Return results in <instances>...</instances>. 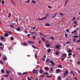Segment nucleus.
I'll return each instance as SVG.
<instances>
[{
    "instance_id": "obj_14",
    "label": "nucleus",
    "mask_w": 80,
    "mask_h": 80,
    "mask_svg": "<svg viewBox=\"0 0 80 80\" xmlns=\"http://www.w3.org/2000/svg\"><path fill=\"white\" fill-rule=\"evenodd\" d=\"M59 53H60L58 51H56L55 52V54L56 55H59Z\"/></svg>"
},
{
    "instance_id": "obj_54",
    "label": "nucleus",
    "mask_w": 80,
    "mask_h": 80,
    "mask_svg": "<svg viewBox=\"0 0 80 80\" xmlns=\"http://www.w3.org/2000/svg\"><path fill=\"white\" fill-rule=\"evenodd\" d=\"M77 63L78 64V65H80V61H78L77 62Z\"/></svg>"
},
{
    "instance_id": "obj_27",
    "label": "nucleus",
    "mask_w": 80,
    "mask_h": 80,
    "mask_svg": "<svg viewBox=\"0 0 80 80\" xmlns=\"http://www.w3.org/2000/svg\"><path fill=\"white\" fill-rule=\"evenodd\" d=\"M47 17H48V15L47 14L46 15V16L45 17H44V20H45L47 18Z\"/></svg>"
},
{
    "instance_id": "obj_8",
    "label": "nucleus",
    "mask_w": 80,
    "mask_h": 80,
    "mask_svg": "<svg viewBox=\"0 0 80 80\" xmlns=\"http://www.w3.org/2000/svg\"><path fill=\"white\" fill-rule=\"evenodd\" d=\"M72 52V50L69 49L67 51L68 53H71Z\"/></svg>"
},
{
    "instance_id": "obj_64",
    "label": "nucleus",
    "mask_w": 80,
    "mask_h": 80,
    "mask_svg": "<svg viewBox=\"0 0 80 80\" xmlns=\"http://www.w3.org/2000/svg\"><path fill=\"white\" fill-rule=\"evenodd\" d=\"M25 33H28V31H26L25 32H24Z\"/></svg>"
},
{
    "instance_id": "obj_35",
    "label": "nucleus",
    "mask_w": 80,
    "mask_h": 80,
    "mask_svg": "<svg viewBox=\"0 0 80 80\" xmlns=\"http://www.w3.org/2000/svg\"><path fill=\"white\" fill-rule=\"evenodd\" d=\"M50 71H51V72H53V68H50Z\"/></svg>"
},
{
    "instance_id": "obj_38",
    "label": "nucleus",
    "mask_w": 80,
    "mask_h": 80,
    "mask_svg": "<svg viewBox=\"0 0 80 80\" xmlns=\"http://www.w3.org/2000/svg\"><path fill=\"white\" fill-rule=\"evenodd\" d=\"M32 3H36V2H35V1H32Z\"/></svg>"
},
{
    "instance_id": "obj_39",
    "label": "nucleus",
    "mask_w": 80,
    "mask_h": 80,
    "mask_svg": "<svg viewBox=\"0 0 80 80\" xmlns=\"http://www.w3.org/2000/svg\"><path fill=\"white\" fill-rule=\"evenodd\" d=\"M58 79L61 80V77H60V76H58Z\"/></svg>"
},
{
    "instance_id": "obj_25",
    "label": "nucleus",
    "mask_w": 80,
    "mask_h": 80,
    "mask_svg": "<svg viewBox=\"0 0 80 80\" xmlns=\"http://www.w3.org/2000/svg\"><path fill=\"white\" fill-rule=\"evenodd\" d=\"M47 51L48 53H50V52L51 51V49L49 48L48 50Z\"/></svg>"
},
{
    "instance_id": "obj_29",
    "label": "nucleus",
    "mask_w": 80,
    "mask_h": 80,
    "mask_svg": "<svg viewBox=\"0 0 80 80\" xmlns=\"http://www.w3.org/2000/svg\"><path fill=\"white\" fill-rule=\"evenodd\" d=\"M50 44H47L46 45L47 47H50Z\"/></svg>"
},
{
    "instance_id": "obj_41",
    "label": "nucleus",
    "mask_w": 80,
    "mask_h": 80,
    "mask_svg": "<svg viewBox=\"0 0 80 80\" xmlns=\"http://www.w3.org/2000/svg\"><path fill=\"white\" fill-rule=\"evenodd\" d=\"M72 55V53H69L68 54V56H71V55Z\"/></svg>"
},
{
    "instance_id": "obj_24",
    "label": "nucleus",
    "mask_w": 80,
    "mask_h": 80,
    "mask_svg": "<svg viewBox=\"0 0 80 80\" xmlns=\"http://www.w3.org/2000/svg\"><path fill=\"white\" fill-rule=\"evenodd\" d=\"M10 71L7 70L6 71V74H9L10 73Z\"/></svg>"
},
{
    "instance_id": "obj_20",
    "label": "nucleus",
    "mask_w": 80,
    "mask_h": 80,
    "mask_svg": "<svg viewBox=\"0 0 80 80\" xmlns=\"http://www.w3.org/2000/svg\"><path fill=\"white\" fill-rule=\"evenodd\" d=\"M16 30L17 31H20V28L18 27V28H17Z\"/></svg>"
},
{
    "instance_id": "obj_21",
    "label": "nucleus",
    "mask_w": 80,
    "mask_h": 80,
    "mask_svg": "<svg viewBox=\"0 0 80 80\" xmlns=\"http://www.w3.org/2000/svg\"><path fill=\"white\" fill-rule=\"evenodd\" d=\"M1 72H2V73H5V71L3 69H2L1 71Z\"/></svg>"
},
{
    "instance_id": "obj_37",
    "label": "nucleus",
    "mask_w": 80,
    "mask_h": 80,
    "mask_svg": "<svg viewBox=\"0 0 80 80\" xmlns=\"http://www.w3.org/2000/svg\"><path fill=\"white\" fill-rule=\"evenodd\" d=\"M46 26L48 27V26H50V24H49L48 23H47L46 24Z\"/></svg>"
},
{
    "instance_id": "obj_44",
    "label": "nucleus",
    "mask_w": 80,
    "mask_h": 80,
    "mask_svg": "<svg viewBox=\"0 0 80 80\" xmlns=\"http://www.w3.org/2000/svg\"><path fill=\"white\" fill-rule=\"evenodd\" d=\"M72 40L74 42H75V40H76V39L74 38L72 39Z\"/></svg>"
},
{
    "instance_id": "obj_26",
    "label": "nucleus",
    "mask_w": 80,
    "mask_h": 80,
    "mask_svg": "<svg viewBox=\"0 0 80 80\" xmlns=\"http://www.w3.org/2000/svg\"><path fill=\"white\" fill-rule=\"evenodd\" d=\"M62 57H67V54H62Z\"/></svg>"
},
{
    "instance_id": "obj_33",
    "label": "nucleus",
    "mask_w": 80,
    "mask_h": 80,
    "mask_svg": "<svg viewBox=\"0 0 80 80\" xmlns=\"http://www.w3.org/2000/svg\"><path fill=\"white\" fill-rule=\"evenodd\" d=\"M78 36H77V35L74 36H73V38H78Z\"/></svg>"
},
{
    "instance_id": "obj_59",
    "label": "nucleus",
    "mask_w": 80,
    "mask_h": 80,
    "mask_svg": "<svg viewBox=\"0 0 80 80\" xmlns=\"http://www.w3.org/2000/svg\"><path fill=\"white\" fill-rule=\"evenodd\" d=\"M36 28V26H35L33 28V30H35V28Z\"/></svg>"
},
{
    "instance_id": "obj_49",
    "label": "nucleus",
    "mask_w": 80,
    "mask_h": 80,
    "mask_svg": "<svg viewBox=\"0 0 80 80\" xmlns=\"http://www.w3.org/2000/svg\"><path fill=\"white\" fill-rule=\"evenodd\" d=\"M80 42V39L79 40H78V41H76V42L78 43V42Z\"/></svg>"
},
{
    "instance_id": "obj_32",
    "label": "nucleus",
    "mask_w": 80,
    "mask_h": 80,
    "mask_svg": "<svg viewBox=\"0 0 80 80\" xmlns=\"http://www.w3.org/2000/svg\"><path fill=\"white\" fill-rule=\"evenodd\" d=\"M32 47H33V48H34V49H37V47H34V46H33V45H32Z\"/></svg>"
},
{
    "instance_id": "obj_61",
    "label": "nucleus",
    "mask_w": 80,
    "mask_h": 80,
    "mask_svg": "<svg viewBox=\"0 0 80 80\" xmlns=\"http://www.w3.org/2000/svg\"><path fill=\"white\" fill-rule=\"evenodd\" d=\"M64 58H61V60H62V61H63L64 60Z\"/></svg>"
},
{
    "instance_id": "obj_48",
    "label": "nucleus",
    "mask_w": 80,
    "mask_h": 80,
    "mask_svg": "<svg viewBox=\"0 0 80 80\" xmlns=\"http://www.w3.org/2000/svg\"><path fill=\"white\" fill-rule=\"evenodd\" d=\"M10 39H11V40H13V39H14L13 37H11Z\"/></svg>"
},
{
    "instance_id": "obj_10",
    "label": "nucleus",
    "mask_w": 80,
    "mask_h": 80,
    "mask_svg": "<svg viewBox=\"0 0 80 80\" xmlns=\"http://www.w3.org/2000/svg\"><path fill=\"white\" fill-rule=\"evenodd\" d=\"M28 42L29 43H32V44H34V42L32 41H28Z\"/></svg>"
},
{
    "instance_id": "obj_58",
    "label": "nucleus",
    "mask_w": 80,
    "mask_h": 80,
    "mask_svg": "<svg viewBox=\"0 0 80 80\" xmlns=\"http://www.w3.org/2000/svg\"><path fill=\"white\" fill-rule=\"evenodd\" d=\"M45 77V76L43 75H42L40 76V77Z\"/></svg>"
},
{
    "instance_id": "obj_50",
    "label": "nucleus",
    "mask_w": 80,
    "mask_h": 80,
    "mask_svg": "<svg viewBox=\"0 0 80 80\" xmlns=\"http://www.w3.org/2000/svg\"><path fill=\"white\" fill-rule=\"evenodd\" d=\"M65 36L67 38H68V36H67V34H65Z\"/></svg>"
},
{
    "instance_id": "obj_56",
    "label": "nucleus",
    "mask_w": 80,
    "mask_h": 80,
    "mask_svg": "<svg viewBox=\"0 0 80 80\" xmlns=\"http://www.w3.org/2000/svg\"><path fill=\"white\" fill-rule=\"evenodd\" d=\"M30 2V0H28V1H27L26 2V3H28V2Z\"/></svg>"
},
{
    "instance_id": "obj_36",
    "label": "nucleus",
    "mask_w": 80,
    "mask_h": 80,
    "mask_svg": "<svg viewBox=\"0 0 80 80\" xmlns=\"http://www.w3.org/2000/svg\"><path fill=\"white\" fill-rule=\"evenodd\" d=\"M50 38L52 40H55V38L53 37H50Z\"/></svg>"
},
{
    "instance_id": "obj_52",
    "label": "nucleus",
    "mask_w": 80,
    "mask_h": 80,
    "mask_svg": "<svg viewBox=\"0 0 80 80\" xmlns=\"http://www.w3.org/2000/svg\"><path fill=\"white\" fill-rule=\"evenodd\" d=\"M7 33H10V34H11L12 32L10 31H8L7 32Z\"/></svg>"
},
{
    "instance_id": "obj_46",
    "label": "nucleus",
    "mask_w": 80,
    "mask_h": 80,
    "mask_svg": "<svg viewBox=\"0 0 80 80\" xmlns=\"http://www.w3.org/2000/svg\"><path fill=\"white\" fill-rule=\"evenodd\" d=\"M75 20V18L73 17L72 20V21H73V20Z\"/></svg>"
},
{
    "instance_id": "obj_23",
    "label": "nucleus",
    "mask_w": 80,
    "mask_h": 80,
    "mask_svg": "<svg viewBox=\"0 0 80 80\" xmlns=\"http://www.w3.org/2000/svg\"><path fill=\"white\" fill-rule=\"evenodd\" d=\"M4 35L5 37H8V34L6 33L4 34Z\"/></svg>"
},
{
    "instance_id": "obj_42",
    "label": "nucleus",
    "mask_w": 80,
    "mask_h": 80,
    "mask_svg": "<svg viewBox=\"0 0 80 80\" xmlns=\"http://www.w3.org/2000/svg\"><path fill=\"white\" fill-rule=\"evenodd\" d=\"M0 48L2 50H3V47H0Z\"/></svg>"
},
{
    "instance_id": "obj_19",
    "label": "nucleus",
    "mask_w": 80,
    "mask_h": 80,
    "mask_svg": "<svg viewBox=\"0 0 80 80\" xmlns=\"http://www.w3.org/2000/svg\"><path fill=\"white\" fill-rule=\"evenodd\" d=\"M73 22H74V23H75V24H76V25H77V21L74 20L73 21Z\"/></svg>"
},
{
    "instance_id": "obj_5",
    "label": "nucleus",
    "mask_w": 80,
    "mask_h": 80,
    "mask_svg": "<svg viewBox=\"0 0 80 80\" xmlns=\"http://www.w3.org/2000/svg\"><path fill=\"white\" fill-rule=\"evenodd\" d=\"M10 1L11 2V3H12V4H13L15 6H16V4H15V2H13V0H10Z\"/></svg>"
},
{
    "instance_id": "obj_15",
    "label": "nucleus",
    "mask_w": 80,
    "mask_h": 80,
    "mask_svg": "<svg viewBox=\"0 0 80 80\" xmlns=\"http://www.w3.org/2000/svg\"><path fill=\"white\" fill-rule=\"evenodd\" d=\"M56 71L57 73H58L60 72V70L59 69H57L56 70Z\"/></svg>"
},
{
    "instance_id": "obj_31",
    "label": "nucleus",
    "mask_w": 80,
    "mask_h": 80,
    "mask_svg": "<svg viewBox=\"0 0 80 80\" xmlns=\"http://www.w3.org/2000/svg\"><path fill=\"white\" fill-rule=\"evenodd\" d=\"M27 73H28V72H23V73H22V75H27Z\"/></svg>"
},
{
    "instance_id": "obj_57",
    "label": "nucleus",
    "mask_w": 80,
    "mask_h": 80,
    "mask_svg": "<svg viewBox=\"0 0 80 80\" xmlns=\"http://www.w3.org/2000/svg\"><path fill=\"white\" fill-rule=\"evenodd\" d=\"M30 34H29L27 35V37H30Z\"/></svg>"
},
{
    "instance_id": "obj_53",
    "label": "nucleus",
    "mask_w": 80,
    "mask_h": 80,
    "mask_svg": "<svg viewBox=\"0 0 80 80\" xmlns=\"http://www.w3.org/2000/svg\"><path fill=\"white\" fill-rule=\"evenodd\" d=\"M4 77H8L9 76V75L6 74L4 75Z\"/></svg>"
},
{
    "instance_id": "obj_7",
    "label": "nucleus",
    "mask_w": 80,
    "mask_h": 80,
    "mask_svg": "<svg viewBox=\"0 0 80 80\" xmlns=\"http://www.w3.org/2000/svg\"><path fill=\"white\" fill-rule=\"evenodd\" d=\"M43 71L42 69H40V71H39L40 73H43Z\"/></svg>"
},
{
    "instance_id": "obj_30",
    "label": "nucleus",
    "mask_w": 80,
    "mask_h": 80,
    "mask_svg": "<svg viewBox=\"0 0 80 80\" xmlns=\"http://www.w3.org/2000/svg\"><path fill=\"white\" fill-rule=\"evenodd\" d=\"M0 63H2V64H3V63H4L3 61H2V60H0Z\"/></svg>"
},
{
    "instance_id": "obj_2",
    "label": "nucleus",
    "mask_w": 80,
    "mask_h": 80,
    "mask_svg": "<svg viewBox=\"0 0 80 80\" xmlns=\"http://www.w3.org/2000/svg\"><path fill=\"white\" fill-rule=\"evenodd\" d=\"M57 15V12H56L55 15H54L52 17H51L52 18H55Z\"/></svg>"
},
{
    "instance_id": "obj_45",
    "label": "nucleus",
    "mask_w": 80,
    "mask_h": 80,
    "mask_svg": "<svg viewBox=\"0 0 80 80\" xmlns=\"http://www.w3.org/2000/svg\"><path fill=\"white\" fill-rule=\"evenodd\" d=\"M45 20L44 18H40V20Z\"/></svg>"
},
{
    "instance_id": "obj_60",
    "label": "nucleus",
    "mask_w": 80,
    "mask_h": 80,
    "mask_svg": "<svg viewBox=\"0 0 80 80\" xmlns=\"http://www.w3.org/2000/svg\"><path fill=\"white\" fill-rule=\"evenodd\" d=\"M69 43H70V41L67 42V44H69Z\"/></svg>"
},
{
    "instance_id": "obj_51",
    "label": "nucleus",
    "mask_w": 80,
    "mask_h": 80,
    "mask_svg": "<svg viewBox=\"0 0 80 80\" xmlns=\"http://www.w3.org/2000/svg\"><path fill=\"white\" fill-rule=\"evenodd\" d=\"M72 57H73L74 58H75V54H73L72 55Z\"/></svg>"
},
{
    "instance_id": "obj_63",
    "label": "nucleus",
    "mask_w": 80,
    "mask_h": 80,
    "mask_svg": "<svg viewBox=\"0 0 80 80\" xmlns=\"http://www.w3.org/2000/svg\"><path fill=\"white\" fill-rule=\"evenodd\" d=\"M28 80H32L31 79H30V78L28 77Z\"/></svg>"
},
{
    "instance_id": "obj_18",
    "label": "nucleus",
    "mask_w": 80,
    "mask_h": 80,
    "mask_svg": "<svg viewBox=\"0 0 80 80\" xmlns=\"http://www.w3.org/2000/svg\"><path fill=\"white\" fill-rule=\"evenodd\" d=\"M65 73L66 75H67L68 73V71H65V73Z\"/></svg>"
},
{
    "instance_id": "obj_34",
    "label": "nucleus",
    "mask_w": 80,
    "mask_h": 80,
    "mask_svg": "<svg viewBox=\"0 0 80 80\" xmlns=\"http://www.w3.org/2000/svg\"><path fill=\"white\" fill-rule=\"evenodd\" d=\"M2 5H4V3H5V1H2Z\"/></svg>"
},
{
    "instance_id": "obj_47",
    "label": "nucleus",
    "mask_w": 80,
    "mask_h": 80,
    "mask_svg": "<svg viewBox=\"0 0 80 80\" xmlns=\"http://www.w3.org/2000/svg\"><path fill=\"white\" fill-rule=\"evenodd\" d=\"M46 77H48L49 78H51V77H52L51 76H49L48 75H47Z\"/></svg>"
},
{
    "instance_id": "obj_1",
    "label": "nucleus",
    "mask_w": 80,
    "mask_h": 80,
    "mask_svg": "<svg viewBox=\"0 0 80 80\" xmlns=\"http://www.w3.org/2000/svg\"><path fill=\"white\" fill-rule=\"evenodd\" d=\"M50 63H51L53 67H54L55 65V64L54 63V62L53 61H50Z\"/></svg>"
},
{
    "instance_id": "obj_6",
    "label": "nucleus",
    "mask_w": 80,
    "mask_h": 80,
    "mask_svg": "<svg viewBox=\"0 0 80 80\" xmlns=\"http://www.w3.org/2000/svg\"><path fill=\"white\" fill-rule=\"evenodd\" d=\"M59 14L60 15H61L62 17L63 16V15H64L62 13V12H59Z\"/></svg>"
},
{
    "instance_id": "obj_28",
    "label": "nucleus",
    "mask_w": 80,
    "mask_h": 80,
    "mask_svg": "<svg viewBox=\"0 0 80 80\" xmlns=\"http://www.w3.org/2000/svg\"><path fill=\"white\" fill-rule=\"evenodd\" d=\"M50 59H48L46 60V62L47 63H49V62H48V61H50Z\"/></svg>"
},
{
    "instance_id": "obj_3",
    "label": "nucleus",
    "mask_w": 80,
    "mask_h": 80,
    "mask_svg": "<svg viewBox=\"0 0 80 80\" xmlns=\"http://www.w3.org/2000/svg\"><path fill=\"white\" fill-rule=\"evenodd\" d=\"M21 44L22 45H23L24 46H27V43L25 42L22 43Z\"/></svg>"
},
{
    "instance_id": "obj_17",
    "label": "nucleus",
    "mask_w": 80,
    "mask_h": 80,
    "mask_svg": "<svg viewBox=\"0 0 80 80\" xmlns=\"http://www.w3.org/2000/svg\"><path fill=\"white\" fill-rule=\"evenodd\" d=\"M0 38L2 40H3L5 39V38L3 36H1Z\"/></svg>"
},
{
    "instance_id": "obj_16",
    "label": "nucleus",
    "mask_w": 80,
    "mask_h": 80,
    "mask_svg": "<svg viewBox=\"0 0 80 80\" xmlns=\"http://www.w3.org/2000/svg\"><path fill=\"white\" fill-rule=\"evenodd\" d=\"M38 54V53H37L36 54H35V55H34V56L35 57V58H37V55Z\"/></svg>"
},
{
    "instance_id": "obj_62",
    "label": "nucleus",
    "mask_w": 80,
    "mask_h": 80,
    "mask_svg": "<svg viewBox=\"0 0 80 80\" xmlns=\"http://www.w3.org/2000/svg\"><path fill=\"white\" fill-rule=\"evenodd\" d=\"M22 30L20 31H23V27H22L21 28Z\"/></svg>"
},
{
    "instance_id": "obj_13",
    "label": "nucleus",
    "mask_w": 80,
    "mask_h": 80,
    "mask_svg": "<svg viewBox=\"0 0 80 80\" xmlns=\"http://www.w3.org/2000/svg\"><path fill=\"white\" fill-rule=\"evenodd\" d=\"M31 33L32 35H34L35 34H36V32H31Z\"/></svg>"
},
{
    "instance_id": "obj_22",
    "label": "nucleus",
    "mask_w": 80,
    "mask_h": 80,
    "mask_svg": "<svg viewBox=\"0 0 80 80\" xmlns=\"http://www.w3.org/2000/svg\"><path fill=\"white\" fill-rule=\"evenodd\" d=\"M58 68H62V66L61 65H58Z\"/></svg>"
},
{
    "instance_id": "obj_12",
    "label": "nucleus",
    "mask_w": 80,
    "mask_h": 80,
    "mask_svg": "<svg viewBox=\"0 0 80 80\" xmlns=\"http://www.w3.org/2000/svg\"><path fill=\"white\" fill-rule=\"evenodd\" d=\"M63 78H66V74H65V73H63Z\"/></svg>"
},
{
    "instance_id": "obj_55",
    "label": "nucleus",
    "mask_w": 80,
    "mask_h": 80,
    "mask_svg": "<svg viewBox=\"0 0 80 80\" xmlns=\"http://www.w3.org/2000/svg\"><path fill=\"white\" fill-rule=\"evenodd\" d=\"M44 75H48V72H46V73H44Z\"/></svg>"
},
{
    "instance_id": "obj_40",
    "label": "nucleus",
    "mask_w": 80,
    "mask_h": 80,
    "mask_svg": "<svg viewBox=\"0 0 80 80\" xmlns=\"http://www.w3.org/2000/svg\"><path fill=\"white\" fill-rule=\"evenodd\" d=\"M41 39L42 41H45V38H42Z\"/></svg>"
},
{
    "instance_id": "obj_43",
    "label": "nucleus",
    "mask_w": 80,
    "mask_h": 80,
    "mask_svg": "<svg viewBox=\"0 0 80 80\" xmlns=\"http://www.w3.org/2000/svg\"><path fill=\"white\" fill-rule=\"evenodd\" d=\"M3 60H6L7 59V57H4L3 58Z\"/></svg>"
},
{
    "instance_id": "obj_4",
    "label": "nucleus",
    "mask_w": 80,
    "mask_h": 80,
    "mask_svg": "<svg viewBox=\"0 0 80 80\" xmlns=\"http://www.w3.org/2000/svg\"><path fill=\"white\" fill-rule=\"evenodd\" d=\"M55 47L56 49H59L60 48V46L59 45H57Z\"/></svg>"
},
{
    "instance_id": "obj_9",
    "label": "nucleus",
    "mask_w": 80,
    "mask_h": 80,
    "mask_svg": "<svg viewBox=\"0 0 80 80\" xmlns=\"http://www.w3.org/2000/svg\"><path fill=\"white\" fill-rule=\"evenodd\" d=\"M32 72L33 73H37V70H33Z\"/></svg>"
},
{
    "instance_id": "obj_11",
    "label": "nucleus",
    "mask_w": 80,
    "mask_h": 80,
    "mask_svg": "<svg viewBox=\"0 0 80 80\" xmlns=\"http://www.w3.org/2000/svg\"><path fill=\"white\" fill-rule=\"evenodd\" d=\"M44 69H45V70H48V67H45L44 68Z\"/></svg>"
}]
</instances>
